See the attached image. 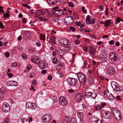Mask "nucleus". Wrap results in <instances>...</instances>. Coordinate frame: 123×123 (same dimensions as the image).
Instances as JSON below:
<instances>
[{
	"instance_id": "13",
	"label": "nucleus",
	"mask_w": 123,
	"mask_h": 123,
	"mask_svg": "<svg viewBox=\"0 0 123 123\" xmlns=\"http://www.w3.org/2000/svg\"><path fill=\"white\" fill-rule=\"evenodd\" d=\"M38 66L41 69L46 68L47 66V64L46 62L44 61H41L38 63Z\"/></svg>"
},
{
	"instance_id": "39",
	"label": "nucleus",
	"mask_w": 123,
	"mask_h": 123,
	"mask_svg": "<svg viewBox=\"0 0 123 123\" xmlns=\"http://www.w3.org/2000/svg\"><path fill=\"white\" fill-rule=\"evenodd\" d=\"M95 19L92 18L91 19V21H90L89 23L88 24H92L95 23Z\"/></svg>"
},
{
	"instance_id": "30",
	"label": "nucleus",
	"mask_w": 123,
	"mask_h": 123,
	"mask_svg": "<svg viewBox=\"0 0 123 123\" xmlns=\"http://www.w3.org/2000/svg\"><path fill=\"white\" fill-rule=\"evenodd\" d=\"M55 38L54 37H51L49 38V41L51 43L55 44Z\"/></svg>"
},
{
	"instance_id": "7",
	"label": "nucleus",
	"mask_w": 123,
	"mask_h": 123,
	"mask_svg": "<svg viewBox=\"0 0 123 123\" xmlns=\"http://www.w3.org/2000/svg\"><path fill=\"white\" fill-rule=\"evenodd\" d=\"M68 103L67 100L64 97L61 96L59 99V104L60 105L64 106Z\"/></svg>"
},
{
	"instance_id": "29",
	"label": "nucleus",
	"mask_w": 123,
	"mask_h": 123,
	"mask_svg": "<svg viewBox=\"0 0 123 123\" xmlns=\"http://www.w3.org/2000/svg\"><path fill=\"white\" fill-rule=\"evenodd\" d=\"M97 96L96 93L95 92H92L91 98L95 99Z\"/></svg>"
},
{
	"instance_id": "46",
	"label": "nucleus",
	"mask_w": 123,
	"mask_h": 123,
	"mask_svg": "<svg viewBox=\"0 0 123 123\" xmlns=\"http://www.w3.org/2000/svg\"><path fill=\"white\" fill-rule=\"evenodd\" d=\"M70 28L71 31L73 32H74L75 31V29L74 27L72 26H70Z\"/></svg>"
},
{
	"instance_id": "60",
	"label": "nucleus",
	"mask_w": 123,
	"mask_h": 123,
	"mask_svg": "<svg viewBox=\"0 0 123 123\" xmlns=\"http://www.w3.org/2000/svg\"><path fill=\"white\" fill-rule=\"evenodd\" d=\"M34 74L33 73H31L30 75H29V77H31V78H32L33 77V76H34Z\"/></svg>"
},
{
	"instance_id": "51",
	"label": "nucleus",
	"mask_w": 123,
	"mask_h": 123,
	"mask_svg": "<svg viewBox=\"0 0 123 123\" xmlns=\"http://www.w3.org/2000/svg\"><path fill=\"white\" fill-rule=\"evenodd\" d=\"M81 22L80 21L77 22H76V25L78 26H80L81 25Z\"/></svg>"
},
{
	"instance_id": "50",
	"label": "nucleus",
	"mask_w": 123,
	"mask_h": 123,
	"mask_svg": "<svg viewBox=\"0 0 123 123\" xmlns=\"http://www.w3.org/2000/svg\"><path fill=\"white\" fill-rule=\"evenodd\" d=\"M12 81H8L6 83V85L8 86H10L11 85V82H12Z\"/></svg>"
},
{
	"instance_id": "62",
	"label": "nucleus",
	"mask_w": 123,
	"mask_h": 123,
	"mask_svg": "<svg viewBox=\"0 0 123 123\" xmlns=\"http://www.w3.org/2000/svg\"><path fill=\"white\" fill-rule=\"evenodd\" d=\"M53 55L55 56L56 55V52L55 51H53L52 52Z\"/></svg>"
},
{
	"instance_id": "8",
	"label": "nucleus",
	"mask_w": 123,
	"mask_h": 123,
	"mask_svg": "<svg viewBox=\"0 0 123 123\" xmlns=\"http://www.w3.org/2000/svg\"><path fill=\"white\" fill-rule=\"evenodd\" d=\"M10 107L8 104L4 102L3 103L2 109V111L4 113H6L10 110Z\"/></svg>"
},
{
	"instance_id": "17",
	"label": "nucleus",
	"mask_w": 123,
	"mask_h": 123,
	"mask_svg": "<svg viewBox=\"0 0 123 123\" xmlns=\"http://www.w3.org/2000/svg\"><path fill=\"white\" fill-rule=\"evenodd\" d=\"M64 14L63 11L61 10H55L54 12V15L56 16H61Z\"/></svg>"
},
{
	"instance_id": "5",
	"label": "nucleus",
	"mask_w": 123,
	"mask_h": 123,
	"mask_svg": "<svg viewBox=\"0 0 123 123\" xmlns=\"http://www.w3.org/2000/svg\"><path fill=\"white\" fill-rule=\"evenodd\" d=\"M109 58L112 62H116L118 60L117 55L114 52H111L109 55Z\"/></svg>"
},
{
	"instance_id": "26",
	"label": "nucleus",
	"mask_w": 123,
	"mask_h": 123,
	"mask_svg": "<svg viewBox=\"0 0 123 123\" xmlns=\"http://www.w3.org/2000/svg\"><path fill=\"white\" fill-rule=\"evenodd\" d=\"M111 24V20H107L105 21V25L107 27H108Z\"/></svg>"
},
{
	"instance_id": "56",
	"label": "nucleus",
	"mask_w": 123,
	"mask_h": 123,
	"mask_svg": "<svg viewBox=\"0 0 123 123\" xmlns=\"http://www.w3.org/2000/svg\"><path fill=\"white\" fill-rule=\"evenodd\" d=\"M109 91L108 90H106L105 91V92L104 93V95H105L106 96V95L107 94H109V93H110Z\"/></svg>"
},
{
	"instance_id": "49",
	"label": "nucleus",
	"mask_w": 123,
	"mask_h": 123,
	"mask_svg": "<svg viewBox=\"0 0 123 123\" xmlns=\"http://www.w3.org/2000/svg\"><path fill=\"white\" fill-rule=\"evenodd\" d=\"M68 121L66 119H64L62 121V123H68Z\"/></svg>"
},
{
	"instance_id": "31",
	"label": "nucleus",
	"mask_w": 123,
	"mask_h": 123,
	"mask_svg": "<svg viewBox=\"0 0 123 123\" xmlns=\"http://www.w3.org/2000/svg\"><path fill=\"white\" fill-rule=\"evenodd\" d=\"M11 85L13 86H17L18 85V84L17 82L15 81H12L11 83Z\"/></svg>"
},
{
	"instance_id": "47",
	"label": "nucleus",
	"mask_w": 123,
	"mask_h": 123,
	"mask_svg": "<svg viewBox=\"0 0 123 123\" xmlns=\"http://www.w3.org/2000/svg\"><path fill=\"white\" fill-rule=\"evenodd\" d=\"M68 5L69 6L71 7H73L74 6V4L71 2H69Z\"/></svg>"
},
{
	"instance_id": "38",
	"label": "nucleus",
	"mask_w": 123,
	"mask_h": 123,
	"mask_svg": "<svg viewBox=\"0 0 123 123\" xmlns=\"http://www.w3.org/2000/svg\"><path fill=\"white\" fill-rule=\"evenodd\" d=\"M57 97L55 95H54L53 96L52 99L54 100V102H55L57 101Z\"/></svg>"
},
{
	"instance_id": "1",
	"label": "nucleus",
	"mask_w": 123,
	"mask_h": 123,
	"mask_svg": "<svg viewBox=\"0 0 123 123\" xmlns=\"http://www.w3.org/2000/svg\"><path fill=\"white\" fill-rule=\"evenodd\" d=\"M59 44L60 45L63 46L65 47V50L66 51H69L72 49L73 46L71 45L69 41L67 39H62L59 42Z\"/></svg>"
},
{
	"instance_id": "63",
	"label": "nucleus",
	"mask_w": 123,
	"mask_h": 123,
	"mask_svg": "<svg viewBox=\"0 0 123 123\" xmlns=\"http://www.w3.org/2000/svg\"><path fill=\"white\" fill-rule=\"evenodd\" d=\"M114 41L111 40L109 41V43L110 44H113L114 43Z\"/></svg>"
},
{
	"instance_id": "14",
	"label": "nucleus",
	"mask_w": 123,
	"mask_h": 123,
	"mask_svg": "<svg viewBox=\"0 0 123 123\" xmlns=\"http://www.w3.org/2000/svg\"><path fill=\"white\" fill-rule=\"evenodd\" d=\"M91 123H101V121L97 117L92 116L90 118Z\"/></svg>"
},
{
	"instance_id": "21",
	"label": "nucleus",
	"mask_w": 123,
	"mask_h": 123,
	"mask_svg": "<svg viewBox=\"0 0 123 123\" xmlns=\"http://www.w3.org/2000/svg\"><path fill=\"white\" fill-rule=\"evenodd\" d=\"M77 115L78 118L80 119V121H83V120L84 114L82 112H79L77 113Z\"/></svg>"
},
{
	"instance_id": "4",
	"label": "nucleus",
	"mask_w": 123,
	"mask_h": 123,
	"mask_svg": "<svg viewBox=\"0 0 123 123\" xmlns=\"http://www.w3.org/2000/svg\"><path fill=\"white\" fill-rule=\"evenodd\" d=\"M111 84L114 90L118 92L121 91L123 90V87L122 86H118L116 83L113 82Z\"/></svg>"
},
{
	"instance_id": "34",
	"label": "nucleus",
	"mask_w": 123,
	"mask_h": 123,
	"mask_svg": "<svg viewBox=\"0 0 123 123\" xmlns=\"http://www.w3.org/2000/svg\"><path fill=\"white\" fill-rule=\"evenodd\" d=\"M0 93V101H1L4 97V92L2 91Z\"/></svg>"
},
{
	"instance_id": "42",
	"label": "nucleus",
	"mask_w": 123,
	"mask_h": 123,
	"mask_svg": "<svg viewBox=\"0 0 123 123\" xmlns=\"http://www.w3.org/2000/svg\"><path fill=\"white\" fill-rule=\"evenodd\" d=\"M17 63L16 62H14L12 64L11 66L12 67L14 68L17 66Z\"/></svg>"
},
{
	"instance_id": "3",
	"label": "nucleus",
	"mask_w": 123,
	"mask_h": 123,
	"mask_svg": "<svg viewBox=\"0 0 123 123\" xmlns=\"http://www.w3.org/2000/svg\"><path fill=\"white\" fill-rule=\"evenodd\" d=\"M101 115L102 117L105 118L109 119L111 118V111L103 110L101 112Z\"/></svg>"
},
{
	"instance_id": "6",
	"label": "nucleus",
	"mask_w": 123,
	"mask_h": 123,
	"mask_svg": "<svg viewBox=\"0 0 123 123\" xmlns=\"http://www.w3.org/2000/svg\"><path fill=\"white\" fill-rule=\"evenodd\" d=\"M77 79L72 78H69L67 80L68 83L71 85L74 86L76 84L77 82Z\"/></svg>"
},
{
	"instance_id": "12",
	"label": "nucleus",
	"mask_w": 123,
	"mask_h": 123,
	"mask_svg": "<svg viewBox=\"0 0 123 123\" xmlns=\"http://www.w3.org/2000/svg\"><path fill=\"white\" fill-rule=\"evenodd\" d=\"M64 21L67 25H70L74 23V20L70 16L65 17Z\"/></svg>"
},
{
	"instance_id": "35",
	"label": "nucleus",
	"mask_w": 123,
	"mask_h": 123,
	"mask_svg": "<svg viewBox=\"0 0 123 123\" xmlns=\"http://www.w3.org/2000/svg\"><path fill=\"white\" fill-rule=\"evenodd\" d=\"M57 65L59 66L62 67L64 66V64L63 62L59 61L58 62Z\"/></svg>"
},
{
	"instance_id": "55",
	"label": "nucleus",
	"mask_w": 123,
	"mask_h": 123,
	"mask_svg": "<svg viewBox=\"0 0 123 123\" xmlns=\"http://www.w3.org/2000/svg\"><path fill=\"white\" fill-rule=\"evenodd\" d=\"M36 81L35 80H34L32 83V85L34 86L36 85Z\"/></svg>"
},
{
	"instance_id": "43",
	"label": "nucleus",
	"mask_w": 123,
	"mask_h": 123,
	"mask_svg": "<svg viewBox=\"0 0 123 123\" xmlns=\"http://www.w3.org/2000/svg\"><path fill=\"white\" fill-rule=\"evenodd\" d=\"M9 120L8 118H5L3 121V123H8Z\"/></svg>"
},
{
	"instance_id": "22",
	"label": "nucleus",
	"mask_w": 123,
	"mask_h": 123,
	"mask_svg": "<svg viewBox=\"0 0 123 123\" xmlns=\"http://www.w3.org/2000/svg\"><path fill=\"white\" fill-rule=\"evenodd\" d=\"M49 3L52 5H54L57 3L56 0H47Z\"/></svg>"
},
{
	"instance_id": "53",
	"label": "nucleus",
	"mask_w": 123,
	"mask_h": 123,
	"mask_svg": "<svg viewBox=\"0 0 123 123\" xmlns=\"http://www.w3.org/2000/svg\"><path fill=\"white\" fill-rule=\"evenodd\" d=\"M106 103L105 102H102L101 104V107H104L106 105Z\"/></svg>"
},
{
	"instance_id": "36",
	"label": "nucleus",
	"mask_w": 123,
	"mask_h": 123,
	"mask_svg": "<svg viewBox=\"0 0 123 123\" xmlns=\"http://www.w3.org/2000/svg\"><path fill=\"white\" fill-rule=\"evenodd\" d=\"M36 108V106L34 103L31 104V109L32 110L35 109Z\"/></svg>"
},
{
	"instance_id": "18",
	"label": "nucleus",
	"mask_w": 123,
	"mask_h": 123,
	"mask_svg": "<svg viewBox=\"0 0 123 123\" xmlns=\"http://www.w3.org/2000/svg\"><path fill=\"white\" fill-rule=\"evenodd\" d=\"M31 61L36 64H37L39 62V58L36 56L33 55L32 56Z\"/></svg>"
},
{
	"instance_id": "27",
	"label": "nucleus",
	"mask_w": 123,
	"mask_h": 123,
	"mask_svg": "<svg viewBox=\"0 0 123 123\" xmlns=\"http://www.w3.org/2000/svg\"><path fill=\"white\" fill-rule=\"evenodd\" d=\"M88 82L90 84H91L93 83V78L92 77L90 76L88 79Z\"/></svg>"
},
{
	"instance_id": "23",
	"label": "nucleus",
	"mask_w": 123,
	"mask_h": 123,
	"mask_svg": "<svg viewBox=\"0 0 123 123\" xmlns=\"http://www.w3.org/2000/svg\"><path fill=\"white\" fill-rule=\"evenodd\" d=\"M106 96L107 98L110 99V100H112L114 98V97L113 96L111 93H109V94H107V95Z\"/></svg>"
},
{
	"instance_id": "48",
	"label": "nucleus",
	"mask_w": 123,
	"mask_h": 123,
	"mask_svg": "<svg viewBox=\"0 0 123 123\" xmlns=\"http://www.w3.org/2000/svg\"><path fill=\"white\" fill-rule=\"evenodd\" d=\"M73 15L74 17H73V18L74 19H77V18L78 17V15H77V14H74V13H73Z\"/></svg>"
},
{
	"instance_id": "41",
	"label": "nucleus",
	"mask_w": 123,
	"mask_h": 123,
	"mask_svg": "<svg viewBox=\"0 0 123 123\" xmlns=\"http://www.w3.org/2000/svg\"><path fill=\"white\" fill-rule=\"evenodd\" d=\"M69 123H77L75 119H72L70 120Z\"/></svg>"
},
{
	"instance_id": "19",
	"label": "nucleus",
	"mask_w": 123,
	"mask_h": 123,
	"mask_svg": "<svg viewBox=\"0 0 123 123\" xmlns=\"http://www.w3.org/2000/svg\"><path fill=\"white\" fill-rule=\"evenodd\" d=\"M46 11L45 10H37L35 12V14L37 15H44Z\"/></svg>"
},
{
	"instance_id": "33",
	"label": "nucleus",
	"mask_w": 123,
	"mask_h": 123,
	"mask_svg": "<svg viewBox=\"0 0 123 123\" xmlns=\"http://www.w3.org/2000/svg\"><path fill=\"white\" fill-rule=\"evenodd\" d=\"M90 15H88L87 16V17H86V23L87 24H88L89 23L90 21Z\"/></svg>"
},
{
	"instance_id": "52",
	"label": "nucleus",
	"mask_w": 123,
	"mask_h": 123,
	"mask_svg": "<svg viewBox=\"0 0 123 123\" xmlns=\"http://www.w3.org/2000/svg\"><path fill=\"white\" fill-rule=\"evenodd\" d=\"M10 54L9 52H6L5 53V56L6 58H8Z\"/></svg>"
},
{
	"instance_id": "25",
	"label": "nucleus",
	"mask_w": 123,
	"mask_h": 123,
	"mask_svg": "<svg viewBox=\"0 0 123 123\" xmlns=\"http://www.w3.org/2000/svg\"><path fill=\"white\" fill-rule=\"evenodd\" d=\"M92 92H85V97L86 98H91V95Z\"/></svg>"
},
{
	"instance_id": "28",
	"label": "nucleus",
	"mask_w": 123,
	"mask_h": 123,
	"mask_svg": "<svg viewBox=\"0 0 123 123\" xmlns=\"http://www.w3.org/2000/svg\"><path fill=\"white\" fill-rule=\"evenodd\" d=\"M90 52V53L93 55L95 54V49L93 47H90L89 49Z\"/></svg>"
},
{
	"instance_id": "45",
	"label": "nucleus",
	"mask_w": 123,
	"mask_h": 123,
	"mask_svg": "<svg viewBox=\"0 0 123 123\" xmlns=\"http://www.w3.org/2000/svg\"><path fill=\"white\" fill-rule=\"evenodd\" d=\"M40 39L43 40H44L45 39V38L44 36L42 34H41V35L40 37Z\"/></svg>"
},
{
	"instance_id": "10",
	"label": "nucleus",
	"mask_w": 123,
	"mask_h": 123,
	"mask_svg": "<svg viewBox=\"0 0 123 123\" xmlns=\"http://www.w3.org/2000/svg\"><path fill=\"white\" fill-rule=\"evenodd\" d=\"M77 77L80 81L82 83L86 81L85 76L81 73H79L77 74Z\"/></svg>"
},
{
	"instance_id": "58",
	"label": "nucleus",
	"mask_w": 123,
	"mask_h": 123,
	"mask_svg": "<svg viewBox=\"0 0 123 123\" xmlns=\"http://www.w3.org/2000/svg\"><path fill=\"white\" fill-rule=\"evenodd\" d=\"M22 22L24 23H25L26 22V20L25 18H22Z\"/></svg>"
},
{
	"instance_id": "16",
	"label": "nucleus",
	"mask_w": 123,
	"mask_h": 123,
	"mask_svg": "<svg viewBox=\"0 0 123 123\" xmlns=\"http://www.w3.org/2000/svg\"><path fill=\"white\" fill-rule=\"evenodd\" d=\"M82 95L81 93H77L75 96V99L78 102L81 101L82 99Z\"/></svg>"
},
{
	"instance_id": "11",
	"label": "nucleus",
	"mask_w": 123,
	"mask_h": 123,
	"mask_svg": "<svg viewBox=\"0 0 123 123\" xmlns=\"http://www.w3.org/2000/svg\"><path fill=\"white\" fill-rule=\"evenodd\" d=\"M100 59L103 61H105L107 60V54L104 51H102V53L99 55Z\"/></svg>"
},
{
	"instance_id": "37",
	"label": "nucleus",
	"mask_w": 123,
	"mask_h": 123,
	"mask_svg": "<svg viewBox=\"0 0 123 123\" xmlns=\"http://www.w3.org/2000/svg\"><path fill=\"white\" fill-rule=\"evenodd\" d=\"M57 62V59L56 57H55L53 59L52 62L54 64H55Z\"/></svg>"
},
{
	"instance_id": "57",
	"label": "nucleus",
	"mask_w": 123,
	"mask_h": 123,
	"mask_svg": "<svg viewBox=\"0 0 123 123\" xmlns=\"http://www.w3.org/2000/svg\"><path fill=\"white\" fill-rule=\"evenodd\" d=\"M82 107L83 109L84 110H85L86 108V106L84 104H82Z\"/></svg>"
},
{
	"instance_id": "64",
	"label": "nucleus",
	"mask_w": 123,
	"mask_h": 123,
	"mask_svg": "<svg viewBox=\"0 0 123 123\" xmlns=\"http://www.w3.org/2000/svg\"><path fill=\"white\" fill-rule=\"evenodd\" d=\"M7 75L9 77H11L12 76V74L11 73H9L7 74Z\"/></svg>"
},
{
	"instance_id": "44",
	"label": "nucleus",
	"mask_w": 123,
	"mask_h": 123,
	"mask_svg": "<svg viewBox=\"0 0 123 123\" xmlns=\"http://www.w3.org/2000/svg\"><path fill=\"white\" fill-rule=\"evenodd\" d=\"M121 20L123 22V21L119 18H117L116 19V22L118 23H119L120 22Z\"/></svg>"
},
{
	"instance_id": "20",
	"label": "nucleus",
	"mask_w": 123,
	"mask_h": 123,
	"mask_svg": "<svg viewBox=\"0 0 123 123\" xmlns=\"http://www.w3.org/2000/svg\"><path fill=\"white\" fill-rule=\"evenodd\" d=\"M22 119L23 123H29L30 122H31L32 121V118L30 117L27 118H23Z\"/></svg>"
},
{
	"instance_id": "61",
	"label": "nucleus",
	"mask_w": 123,
	"mask_h": 123,
	"mask_svg": "<svg viewBox=\"0 0 123 123\" xmlns=\"http://www.w3.org/2000/svg\"><path fill=\"white\" fill-rule=\"evenodd\" d=\"M22 57L24 59H25V58L27 57V55L23 53L22 55Z\"/></svg>"
},
{
	"instance_id": "59",
	"label": "nucleus",
	"mask_w": 123,
	"mask_h": 123,
	"mask_svg": "<svg viewBox=\"0 0 123 123\" xmlns=\"http://www.w3.org/2000/svg\"><path fill=\"white\" fill-rule=\"evenodd\" d=\"M0 27L1 28H3L4 27V25H3L1 22H0Z\"/></svg>"
},
{
	"instance_id": "40",
	"label": "nucleus",
	"mask_w": 123,
	"mask_h": 123,
	"mask_svg": "<svg viewBox=\"0 0 123 123\" xmlns=\"http://www.w3.org/2000/svg\"><path fill=\"white\" fill-rule=\"evenodd\" d=\"M10 15L8 13H6L4 14V17L5 18H6L9 17Z\"/></svg>"
},
{
	"instance_id": "9",
	"label": "nucleus",
	"mask_w": 123,
	"mask_h": 123,
	"mask_svg": "<svg viewBox=\"0 0 123 123\" xmlns=\"http://www.w3.org/2000/svg\"><path fill=\"white\" fill-rule=\"evenodd\" d=\"M52 117L51 115L46 114L44 115L43 117V121L46 123L48 122L51 120Z\"/></svg>"
},
{
	"instance_id": "24",
	"label": "nucleus",
	"mask_w": 123,
	"mask_h": 123,
	"mask_svg": "<svg viewBox=\"0 0 123 123\" xmlns=\"http://www.w3.org/2000/svg\"><path fill=\"white\" fill-rule=\"evenodd\" d=\"M29 52L31 53H34L36 50V49L32 47H30L28 49Z\"/></svg>"
},
{
	"instance_id": "54",
	"label": "nucleus",
	"mask_w": 123,
	"mask_h": 123,
	"mask_svg": "<svg viewBox=\"0 0 123 123\" xmlns=\"http://www.w3.org/2000/svg\"><path fill=\"white\" fill-rule=\"evenodd\" d=\"M48 19L44 17H43L41 18V20L42 21H47Z\"/></svg>"
},
{
	"instance_id": "32",
	"label": "nucleus",
	"mask_w": 123,
	"mask_h": 123,
	"mask_svg": "<svg viewBox=\"0 0 123 123\" xmlns=\"http://www.w3.org/2000/svg\"><path fill=\"white\" fill-rule=\"evenodd\" d=\"M31 103L29 102H27L26 104V107L28 109H31Z\"/></svg>"
},
{
	"instance_id": "2",
	"label": "nucleus",
	"mask_w": 123,
	"mask_h": 123,
	"mask_svg": "<svg viewBox=\"0 0 123 123\" xmlns=\"http://www.w3.org/2000/svg\"><path fill=\"white\" fill-rule=\"evenodd\" d=\"M112 112L114 117L117 120L119 121L121 120V114L119 111L117 110L116 108H113L112 110Z\"/></svg>"
},
{
	"instance_id": "15",
	"label": "nucleus",
	"mask_w": 123,
	"mask_h": 123,
	"mask_svg": "<svg viewBox=\"0 0 123 123\" xmlns=\"http://www.w3.org/2000/svg\"><path fill=\"white\" fill-rule=\"evenodd\" d=\"M107 73L110 75H112L115 72L114 68L112 67H110L106 69Z\"/></svg>"
}]
</instances>
